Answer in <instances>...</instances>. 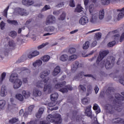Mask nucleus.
Wrapping results in <instances>:
<instances>
[{"label":"nucleus","instance_id":"f257e3e1","mask_svg":"<svg viewBox=\"0 0 124 124\" xmlns=\"http://www.w3.org/2000/svg\"><path fill=\"white\" fill-rule=\"evenodd\" d=\"M108 54H109L108 50H103V51L100 52L99 55L96 61V63L98 66L101 67V68H103V67L105 66L106 69H110V68H112V66H114L115 58L112 56L108 57L106 60V62L105 61H103L99 64V62H100Z\"/></svg>","mask_w":124,"mask_h":124},{"label":"nucleus","instance_id":"f03ea898","mask_svg":"<svg viewBox=\"0 0 124 124\" xmlns=\"http://www.w3.org/2000/svg\"><path fill=\"white\" fill-rule=\"evenodd\" d=\"M49 74H50V71H44L40 75V77L42 78V79H42L40 81L37 82L36 86L37 88H40L41 89L44 86V91L46 92L48 91V93H50L52 92V85L50 83L48 84L47 83L49 79V77H47Z\"/></svg>","mask_w":124,"mask_h":124},{"label":"nucleus","instance_id":"7ed1b4c3","mask_svg":"<svg viewBox=\"0 0 124 124\" xmlns=\"http://www.w3.org/2000/svg\"><path fill=\"white\" fill-rule=\"evenodd\" d=\"M122 96L119 93H116L115 94V97L116 99V104L114 107V109L117 112H122L123 111V106L124 105V103H122V101L124 100V92L121 93Z\"/></svg>","mask_w":124,"mask_h":124},{"label":"nucleus","instance_id":"20e7f679","mask_svg":"<svg viewBox=\"0 0 124 124\" xmlns=\"http://www.w3.org/2000/svg\"><path fill=\"white\" fill-rule=\"evenodd\" d=\"M9 80L10 82L14 84V88L15 90L19 89L23 84L22 80L20 79H18V74L16 73L11 74Z\"/></svg>","mask_w":124,"mask_h":124},{"label":"nucleus","instance_id":"39448f33","mask_svg":"<svg viewBox=\"0 0 124 124\" xmlns=\"http://www.w3.org/2000/svg\"><path fill=\"white\" fill-rule=\"evenodd\" d=\"M46 120L49 123H54L55 124H61L62 122V116L58 113H55L53 115L49 114L46 117Z\"/></svg>","mask_w":124,"mask_h":124},{"label":"nucleus","instance_id":"423d86ee","mask_svg":"<svg viewBox=\"0 0 124 124\" xmlns=\"http://www.w3.org/2000/svg\"><path fill=\"white\" fill-rule=\"evenodd\" d=\"M65 81H63L60 83H57L55 85V88L57 90H58L62 93H67L69 91H72L73 90V88L71 86H66V88H64L65 86Z\"/></svg>","mask_w":124,"mask_h":124},{"label":"nucleus","instance_id":"0eeeda50","mask_svg":"<svg viewBox=\"0 0 124 124\" xmlns=\"http://www.w3.org/2000/svg\"><path fill=\"white\" fill-rule=\"evenodd\" d=\"M56 23V17L51 15H48L46 20V26L48 25H53Z\"/></svg>","mask_w":124,"mask_h":124},{"label":"nucleus","instance_id":"6e6552de","mask_svg":"<svg viewBox=\"0 0 124 124\" xmlns=\"http://www.w3.org/2000/svg\"><path fill=\"white\" fill-rule=\"evenodd\" d=\"M83 75L84 77H92V78H94L92 74L84 75V72H80L74 77V79L79 80L80 78H82L83 77Z\"/></svg>","mask_w":124,"mask_h":124},{"label":"nucleus","instance_id":"1a4fd4ad","mask_svg":"<svg viewBox=\"0 0 124 124\" xmlns=\"http://www.w3.org/2000/svg\"><path fill=\"white\" fill-rule=\"evenodd\" d=\"M79 23L80 25L85 26V25H87L89 23V18L86 16H83L79 19Z\"/></svg>","mask_w":124,"mask_h":124},{"label":"nucleus","instance_id":"9d476101","mask_svg":"<svg viewBox=\"0 0 124 124\" xmlns=\"http://www.w3.org/2000/svg\"><path fill=\"white\" fill-rule=\"evenodd\" d=\"M91 108H92V106H89L86 108V109L85 110V115L87 117L90 118V119H93V113L92 112V110H91Z\"/></svg>","mask_w":124,"mask_h":124},{"label":"nucleus","instance_id":"9b49d317","mask_svg":"<svg viewBox=\"0 0 124 124\" xmlns=\"http://www.w3.org/2000/svg\"><path fill=\"white\" fill-rule=\"evenodd\" d=\"M83 67V64L79 63V62L78 61H76L72 67V70L73 71H76L77 70V68L78 67Z\"/></svg>","mask_w":124,"mask_h":124},{"label":"nucleus","instance_id":"f8f14e48","mask_svg":"<svg viewBox=\"0 0 124 124\" xmlns=\"http://www.w3.org/2000/svg\"><path fill=\"white\" fill-rule=\"evenodd\" d=\"M16 10L17 13H18V14L21 16H26V15H28V14H27V11L25 9L21 8H17Z\"/></svg>","mask_w":124,"mask_h":124},{"label":"nucleus","instance_id":"ddd939ff","mask_svg":"<svg viewBox=\"0 0 124 124\" xmlns=\"http://www.w3.org/2000/svg\"><path fill=\"white\" fill-rule=\"evenodd\" d=\"M7 94V92L6 91V87L3 85L1 88V91L0 95L1 96H5Z\"/></svg>","mask_w":124,"mask_h":124},{"label":"nucleus","instance_id":"4468645a","mask_svg":"<svg viewBox=\"0 0 124 124\" xmlns=\"http://www.w3.org/2000/svg\"><path fill=\"white\" fill-rule=\"evenodd\" d=\"M93 110H94L95 111V113L96 115L97 114H99L101 112V110L100 109V107H99V106L97 104H94L93 106Z\"/></svg>","mask_w":124,"mask_h":124},{"label":"nucleus","instance_id":"2eb2a0df","mask_svg":"<svg viewBox=\"0 0 124 124\" xmlns=\"http://www.w3.org/2000/svg\"><path fill=\"white\" fill-rule=\"evenodd\" d=\"M117 12H121L118 16V19L120 20V19L123 18V17H124V7L122 8L121 9H118L117 10Z\"/></svg>","mask_w":124,"mask_h":124},{"label":"nucleus","instance_id":"dca6fc26","mask_svg":"<svg viewBox=\"0 0 124 124\" xmlns=\"http://www.w3.org/2000/svg\"><path fill=\"white\" fill-rule=\"evenodd\" d=\"M22 3L24 5H32L34 2L32 0H22Z\"/></svg>","mask_w":124,"mask_h":124},{"label":"nucleus","instance_id":"f3484780","mask_svg":"<svg viewBox=\"0 0 124 124\" xmlns=\"http://www.w3.org/2000/svg\"><path fill=\"white\" fill-rule=\"evenodd\" d=\"M43 112H44V108H40L39 109L38 112L36 114V118H37V119H40L41 116H42V114H43Z\"/></svg>","mask_w":124,"mask_h":124},{"label":"nucleus","instance_id":"a211bd4d","mask_svg":"<svg viewBox=\"0 0 124 124\" xmlns=\"http://www.w3.org/2000/svg\"><path fill=\"white\" fill-rule=\"evenodd\" d=\"M39 55V52L35 50L33 51L31 54H28V57L29 59H31L32 58H34V57H36V56H38Z\"/></svg>","mask_w":124,"mask_h":124},{"label":"nucleus","instance_id":"6ab92c4d","mask_svg":"<svg viewBox=\"0 0 124 124\" xmlns=\"http://www.w3.org/2000/svg\"><path fill=\"white\" fill-rule=\"evenodd\" d=\"M60 72H61V67L59 66H57L54 69L52 73V75H53V76H57V75H58Z\"/></svg>","mask_w":124,"mask_h":124},{"label":"nucleus","instance_id":"aec40b11","mask_svg":"<svg viewBox=\"0 0 124 124\" xmlns=\"http://www.w3.org/2000/svg\"><path fill=\"white\" fill-rule=\"evenodd\" d=\"M59 97V93H55L50 95V99L51 101H56Z\"/></svg>","mask_w":124,"mask_h":124},{"label":"nucleus","instance_id":"412c9836","mask_svg":"<svg viewBox=\"0 0 124 124\" xmlns=\"http://www.w3.org/2000/svg\"><path fill=\"white\" fill-rule=\"evenodd\" d=\"M41 64H42V61L40 60H36L32 63V65L34 67H39Z\"/></svg>","mask_w":124,"mask_h":124},{"label":"nucleus","instance_id":"4be33fe9","mask_svg":"<svg viewBox=\"0 0 124 124\" xmlns=\"http://www.w3.org/2000/svg\"><path fill=\"white\" fill-rule=\"evenodd\" d=\"M93 91V86L89 84L87 86V93L86 94V96H89Z\"/></svg>","mask_w":124,"mask_h":124},{"label":"nucleus","instance_id":"5701e85b","mask_svg":"<svg viewBox=\"0 0 124 124\" xmlns=\"http://www.w3.org/2000/svg\"><path fill=\"white\" fill-rule=\"evenodd\" d=\"M60 60L62 62H66L68 60V56L66 54H63L60 57Z\"/></svg>","mask_w":124,"mask_h":124},{"label":"nucleus","instance_id":"b1692460","mask_svg":"<svg viewBox=\"0 0 124 124\" xmlns=\"http://www.w3.org/2000/svg\"><path fill=\"white\" fill-rule=\"evenodd\" d=\"M83 8L81 6V5L78 4L76 8L75 9V12H78V13H80L83 11Z\"/></svg>","mask_w":124,"mask_h":124},{"label":"nucleus","instance_id":"393cba45","mask_svg":"<svg viewBox=\"0 0 124 124\" xmlns=\"http://www.w3.org/2000/svg\"><path fill=\"white\" fill-rule=\"evenodd\" d=\"M114 92H115V89L113 87H108L106 91V94L109 95L112 93H114Z\"/></svg>","mask_w":124,"mask_h":124},{"label":"nucleus","instance_id":"a878e982","mask_svg":"<svg viewBox=\"0 0 124 124\" xmlns=\"http://www.w3.org/2000/svg\"><path fill=\"white\" fill-rule=\"evenodd\" d=\"M50 59V56L49 55H45L41 58V60L44 62H49Z\"/></svg>","mask_w":124,"mask_h":124},{"label":"nucleus","instance_id":"bb28decb","mask_svg":"<svg viewBox=\"0 0 124 124\" xmlns=\"http://www.w3.org/2000/svg\"><path fill=\"white\" fill-rule=\"evenodd\" d=\"M22 94L25 98H29L31 96V93L29 92H26V91H23Z\"/></svg>","mask_w":124,"mask_h":124},{"label":"nucleus","instance_id":"cd10ccee","mask_svg":"<svg viewBox=\"0 0 124 124\" xmlns=\"http://www.w3.org/2000/svg\"><path fill=\"white\" fill-rule=\"evenodd\" d=\"M42 93L41 91L39 90H34L33 92V95L34 96H41Z\"/></svg>","mask_w":124,"mask_h":124},{"label":"nucleus","instance_id":"c85d7f7f","mask_svg":"<svg viewBox=\"0 0 124 124\" xmlns=\"http://www.w3.org/2000/svg\"><path fill=\"white\" fill-rule=\"evenodd\" d=\"M19 122V119L14 117L9 121V123L10 124H13Z\"/></svg>","mask_w":124,"mask_h":124},{"label":"nucleus","instance_id":"c756f323","mask_svg":"<svg viewBox=\"0 0 124 124\" xmlns=\"http://www.w3.org/2000/svg\"><path fill=\"white\" fill-rule=\"evenodd\" d=\"M16 99L19 100V101H23L24 100V96L23 95L20 93H17L16 95Z\"/></svg>","mask_w":124,"mask_h":124},{"label":"nucleus","instance_id":"7c9ffc66","mask_svg":"<svg viewBox=\"0 0 124 124\" xmlns=\"http://www.w3.org/2000/svg\"><path fill=\"white\" fill-rule=\"evenodd\" d=\"M7 22L8 24L14 25V26H17L18 25V22L17 20H10V19H7Z\"/></svg>","mask_w":124,"mask_h":124},{"label":"nucleus","instance_id":"2f4dec72","mask_svg":"<svg viewBox=\"0 0 124 124\" xmlns=\"http://www.w3.org/2000/svg\"><path fill=\"white\" fill-rule=\"evenodd\" d=\"M104 10H102L99 13V19L100 20H102L103 18H104Z\"/></svg>","mask_w":124,"mask_h":124},{"label":"nucleus","instance_id":"473e14b6","mask_svg":"<svg viewBox=\"0 0 124 124\" xmlns=\"http://www.w3.org/2000/svg\"><path fill=\"white\" fill-rule=\"evenodd\" d=\"M101 32H97L95 34V36L94 37V39L95 40H99L100 38H101Z\"/></svg>","mask_w":124,"mask_h":124},{"label":"nucleus","instance_id":"72a5a7b5","mask_svg":"<svg viewBox=\"0 0 124 124\" xmlns=\"http://www.w3.org/2000/svg\"><path fill=\"white\" fill-rule=\"evenodd\" d=\"M5 77H6V73L3 72L1 75V78H0V84L2 83L3 80L5 79Z\"/></svg>","mask_w":124,"mask_h":124},{"label":"nucleus","instance_id":"f704fd0d","mask_svg":"<svg viewBox=\"0 0 124 124\" xmlns=\"http://www.w3.org/2000/svg\"><path fill=\"white\" fill-rule=\"evenodd\" d=\"M55 27L54 26H48L45 28L46 31H55Z\"/></svg>","mask_w":124,"mask_h":124},{"label":"nucleus","instance_id":"c9c22d12","mask_svg":"<svg viewBox=\"0 0 124 124\" xmlns=\"http://www.w3.org/2000/svg\"><path fill=\"white\" fill-rule=\"evenodd\" d=\"M9 35H10L11 37H13V38H15V37L17 36V32L15 31H11L9 33Z\"/></svg>","mask_w":124,"mask_h":124},{"label":"nucleus","instance_id":"e433bc0d","mask_svg":"<svg viewBox=\"0 0 124 124\" xmlns=\"http://www.w3.org/2000/svg\"><path fill=\"white\" fill-rule=\"evenodd\" d=\"M65 17H66V14H65L64 12H63L58 19L60 20V21H63V20L65 19Z\"/></svg>","mask_w":124,"mask_h":124},{"label":"nucleus","instance_id":"4c0bfd02","mask_svg":"<svg viewBox=\"0 0 124 124\" xmlns=\"http://www.w3.org/2000/svg\"><path fill=\"white\" fill-rule=\"evenodd\" d=\"M70 113H71V115L70 116H71L72 118H75V117H76L78 114V110H73L72 111H71Z\"/></svg>","mask_w":124,"mask_h":124},{"label":"nucleus","instance_id":"58836bf2","mask_svg":"<svg viewBox=\"0 0 124 124\" xmlns=\"http://www.w3.org/2000/svg\"><path fill=\"white\" fill-rule=\"evenodd\" d=\"M89 47H90V42L87 41L83 44L82 48L84 50H87Z\"/></svg>","mask_w":124,"mask_h":124},{"label":"nucleus","instance_id":"ea45409f","mask_svg":"<svg viewBox=\"0 0 124 124\" xmlns=\"http://www.w3.org/2000/svg\"><path fill=\"white\" fill-rule=\"evenodd\" d=\"M5 101L4 100H0V111L3 108L4 106H5Z\"/></svg>","mask_w":124,"mask_h":124},{"label":"nucleus","instance_id":"a19ab883","mask_svg":"<svg viewBox=\"0 0 124 124\" xmlns=\"http://www.w3.org/2000/svg\"><path fill=\"white\" fill-rule=\"evenodd\" d=\"M20 70L21 72H23L25 71V73H31V70L30 69H28L26 67H23L20 68Z\"/></svg>","mask_w":124,"mask_h":124},{"label":"nucleus","instance_id":"79ce46f5","mask_svg":"<svg viewBox=\"0 0 124 124\" xmlns=\"http://www.w3.org/2000/svg\"><path fill=\"white\" fill-rule=\"evenodd\" d=\"M78 90H79V91H81L82 92H83V93H84V92H86V91H87V89L83 85H79L78 86Z\"/></svg>","mask_w":124,"mask_h":124},{"label":"nucleus","instance_id":"37998d69","mask_svg":"<svg viewBox=\"0 0 124 124\" xmlns=\"http://www.w3.org/2000/svg\"><path fill=\"white\" fill-rule=\"evenodd\" d=\"M69 54H75L76 52V48L74 47H70L68 50Z\"/></svg>","mask_w":124,"mask_h":124},{"label":"nucleus","instance_id":"c03bdc74","mask_svg":"<svg viewBox=\"0 0 124 124\" xmlns=\"http://www.w3.org/2000/svg\"><path fill=\"white\" fill-rule=\"evenodd\" d=\"M77 59V55L74 54L69 57V61H75Z\"/></svg>","mask_w":124,"mask_h":124},{"label":"nucleus","instance_id":"a18cd8bd","mask_svg":"<svg viewBox=\"0 0 124 124\" xmlns=\"http://www.w3.org/2000/svg\"><path fill=\"white\" fill-rule=\"evenodd\" d=\"M9 9V6H8L6 8V9L4 10L3 15L4 17H5V18H7V12H8Z\"/></svg>","mask_w":124,"mask_h":124},{"label":"nucleus","instance_id":"49530a36","mask_svg":"<svg viewBox=\"0 0 124 124\" xmlns=\"http://www.w3.org/2000/svg\"><path fill=\"white\" fill-rule=\"evenodd\" d=\"M114 45H116V41H112V42H110L108 44V47H113V46H114Z\"/></svg>","mask_w":124,"mask_h":124},{"label":"nucleus","instance_id":"de8ad7c7","mask_svg":"<svg viewBox=\"0 0 124 124\" xmlns=\"http://www.w3.org/2000/svg\"><path fill=\"white\" fill-rule=\"evenodd\" d=\"M8 44L10 47H15V43L13 40H10L8 42Z\"/></svg>","mask_w":124,"mask_h":124},{"label":"nucleus","instance_id":"09e8293b","mask_svg":"<svg viewBox=\"0 0 124 124\" xmlns=\"http://www.w3.org/2000/svg\"><path fill=\"white\" fill-rule=\"evenodd\" d=\"M76 119L77 122H81L83 119V117L82 116V115H78L76 117Z\"/></svg>","mask_w":124,"mask_h":124},{"label":"nucleus","instance_id":"8fccbe9b","mask_svg":"<svg viewBox=\"0 0 124 124\" xmlns=\"http://www.w3.org/2000/svg\"><path fill=\"white\" fill-rule=\"evenodd\" d=\"M81 102L82 104L85 105V104H87L89 102V100L87 98H84L81 100Z\"/></svg>","mask_w":124,"mask_h":124},{"label":"nucleus","instance_id":"3c124183","mask_svg":"<svg viewBox=\"0 0 124 124\" xmlns=\"http://www.w3.org/2000/svg\"><path fill=\"white\" fill-rule=\"evenodd\" d=\"M0 27L1 30H4V28L5 27V23L3 21H1L0 23Z\"/></svg>","mask_w":124,"mask_h":124},{"label":"nucleus","instance_id":"603ef678","mask_svg":"<svg viewBox=\"0 0 124 124\" xmlns=\"http://www.w3.org/2000/svg\"><path fill=\"white\" fill-rule=\"evenodd\" d=\"M50 8H51V7H50L49 5H46L42 9V11H46V10H48V9H50Z\"/></svg>","mask_w":124,"mask_h":124},{"label":"nucleus","instance_id":"864d4df0","mask_svg":"<svg viewBox=\"0 0 124 124\" xmlns=\"http://www.w3.org/2000/svg\"><path fill=\"white\" fill-rule=\"evenodd\" d=\"M69 6L71 7H75V3H74V0H70Z\"/></svg>","mask_w":124,"mask_h":124},{"label":"nucleus","instance_id":"5fc2aeb1","mask_svg":"<svg viewBox=\"0 0 124 124\" xmlns=\"http://www.w3.org/2000/svg\"><path fill=\"white\" fill-rule=\"evenodd\" d=\"M93 4H91L89 6V11L90 13H93Z\"/></svg>","mask_w":124,"mask_h":124},{"label":"nucleus","instance_id":"6e6d98bb","mask_svg":"<svg viewBox=\"0 0 124 124\" xmlns=\"http://www.w3.org/2000/svg\"><path fill=\"white\" fill-rule=\"evenodd\" d=\"M34 108V105H31L28 107V111L29 112H32V109Z\"/></svg>","mask_w":124,"mask_h":124},{"label":"nucleus","instance_id":"4d7b16f0","mask_svg":"<svg viewBox=\"0 0 124 124\" xmlns=\"http://www.w3.org/2000/svg\"><path fill=\"white\" fill-rule=\"evenodd\" d=\"M124 40V32L122 33L120 37V42H123Z\"/></svg>","mask_w":124,"mask_h":124},{"label":"nucleus","instance_id":"13d9d810","mask_svg":"<svg viewBox=\"0 0 124 124\" xmlns=\"http://www.w3.org/2000/svg\"><path fill=\"white\" fill-rule=\"evenodd\" d=\"M46 45H47V44H42V45L39 46H38V49H42V48H43L45 46H46Z\"/></svg>","mask_w":124,"mask_h":124},{"label":"nucleus","instance_id":"bf43d9fd","mask_svg":"<svg viewBox=\"0 0 124 124\" xmlns=\"http://www.w3.org/2000/svg\"><path fill=\"white\" fill-rule=\"evenodd\" d=\"M94 91H95V93H96V94H97L98 91H99V88H98V87H97V86H96L95 87Z\"/></svg>","mask_w":124,"mask_h":124},{"label":"nucleus","instance_id":"052dcab7","mask_svg":"<svg viewBox=\"0 0 124 124\" xmlns=\"http://www.w3.org/2000/svg\"><path fill=\"white\" fill-rule=\"evenodd\" d=\"M97 44V42L96 41H94L91 44L92 47H95Z\"/></svg>","mask_w":124,"mask_h":124},{"label":"nucleus","instance_id":"680f3d73","mask_svg":"<svg viewBox=\"0 0 124 124\" xmlns=\"http://www.w3.org/2000/svg\"><path fill=\"white\" fill-rule=\"evenodd\" d=\"M95 21H96V18H93V16L92 18L90 19V22L91 23H94Z\"/></svg>","mask_w":124,"mask_h":124},{"label":"nucleus","instance_id":"e2e57ef3","mask_svg":"<svg viewBox=\"0 0 124 124\" xmlns=\"http://www.w3.org/2000/svg\"><path fill=\"white\" fill-rule=\"evenodd\" d=\"M39 124H50L49 123H46V121H42L39 122Z\"/></svg>","mask_w":124,"mask_h":124},{"label":"nucleus","instance_id":"0e129e2a","mask_svg":"<svg viewBox=\"0 0 124 124\" xmlns=\"http://www.w3.org/2000/svg\"><path fill=\"white\" fill-rule=\"evenodd\" d=\"M119 82L121 84L123 85V86H124V79L123 78H121L119 79Z\"/></svg>","mask_w":124,"mask_h":124},{"label":"nucleus","instance_id":"69168bd1","mask_svg":"<svg viewBox=\"0 0 124 124\" xmlns=\"http://www.w3.org/2000/svg\"><path fill=\"white\" fill-rule=\"evenodd\" d=\"M53 14L54 15H59V14H60V11H55L53 12Z\"/></svg>","mask_w":124,"mask_h":124},{"label":"nucleus","instance_id":"338daca9","mask_svg":"<svg viewBox=\"0 0 124 124\" xmlns=\"http://www.w3.org/2000/svg\"><path fill=\"white\" fill-rule=\"evenodd\" d=\"M58 109H59V107H56L50 108V110L52 111H54V110H58Z\"/></svg>","mask_w":124,"mask_h":124},{"label":"nucleus","instance_id":"774afa93","mask_svg":"<svg viewBox=\"0 0 124 124\" xmlns=\"http://www.w3.org/2000/svg\"><path fill=\"white\" fill-rule=\"evenodd\" d=\"M84 5L87 6L89 3V0H84Z\"/></svg>","mask_w":124,"mask_h":124}]
</instances>
